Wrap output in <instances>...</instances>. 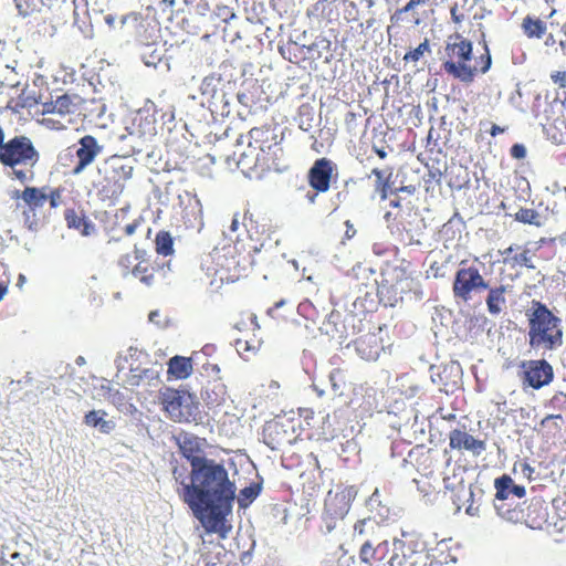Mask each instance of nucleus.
<instances>
[{
	"instance_id": "1",
	"label": "nucleus",
	"mask_w": 566,
	"mask_h": 566,
	"mask_svg": "<svg viewBox=\"0 0 566 566\" xmlns=\"http://www.w3.org/2000/svg\"><path fill=\"white\" fill-rule=\"evenodd\" d=\"M176 492L208 534L224 539L231 530L226 516L235 497V484L229 478L224 460L210 458L188 471L184 465L172 468Z\"/></svg>"
},
{
	"instance_id": "2",
	"label": "nucleus",
	"mask_w": 566,
	"mask_h": 566,
	"mask_svg": "<svg viewBox=\"0 0 566 566\" xmlns=\"http://www.w3.org/2000/svg\"><path fill=\"white\" fill-rule=\"evenodd\" d=\"M478 27L479 29L473 31V35L479 32L484 39L482 24L478 23ZM472 51V41L465 38L464 32H454L449 35L444 48L446 60L442 63L444 72L463 83H471L478 74H485L492 65L488 44L484 43V52L475 59L474 65L470 64Z\"/></svg>"
},
{
	"instance_id": "3",
	"label": "nucleus",
	"mask_w": 566,
	"mask_h": 566,
	"mask_svg": "<svg viewBox=\"0 0 566 566\" xmlns=\"http://www.w3.org/2000/svg\"><path fill=\"white\" fill-rule=\"evenodd\" d=\"M525 316L527 321V342L532 350L546 355L558 350L563 346V321L545 303L532 300Z\"/></svg>"
},
{
	"instance_id": "4",
	"label": "nucleus",
	"mask_w": 566,
	"mask_h": 566,
	"mask_svg": "<svg viewBox=\"0 0 566 566\" xmlns=\"http://www.w3.org/2000/svg\"><path fill=\"white\" fill-rule=\"evenodd\" d=\"M282 153L269 127H253L249 132L247 150L241 154L238 165L260 174L282 171L283 166L280 159Z\"/></svg>"
},
{
	"instance_id": "5",
	"label": "nucleus",
	"mask_w": 566,
	"mask_h": 566,
	"mask_svg": "<svg viewBox=\"0 0 566 566\" xmlns=\"http://www.w3.org/2000/svg\"><path fill=\"white\" fill-rule=\"evenodd\" d=\"M382 531V526L371 516L354 524L353 537L363 541L359 549L361 566H389L392 541L385 539Z\"/></svg>"
},
{
	"instance_id": "6",
	"label": "nucleus",
	"mask_w": 566,
	"mask_h": 566,
	"mask_svg": "<svg viewBox=\"0 0 566 566\" xmlns=\"http://www.w3.org/2000/svg\"><path fill=\"white\" fill-rule=\"evenodd\" d=\"M40 161V153L32 140L19 135L4 142L0 148V164L9 168L12 179L21 184L30 182L34 179L35 167Z\"/></svg>"
},
{
	"instance_id": "7",
	"label": "nucleus",
	"mask_w": 566,
	"mask_h": 566,
	"mask_svg": "<svg viewBox=\"0 0 566 566\" xmlns=\"http://www.w3.org/2000/svg\"><path fill=\"white\" fill-rule=\"evenodd\" d=\"M134 167L119 156L105 159L97 167V178L92 182L96 197L108 206H115L132 179Z\"/></svg>"
},
{
	"instance_id": "8",
	"label": "nucleus",
	"mask_w": 566,
	"mask_h": 566,
	"mask_svg": "<svg viewBox=\"0 0 566 566\" xmlns=\"http://www.w3.org/2000/svg\"><path fill=\"white\" fill-rule=\"evenodd\" d=\"M201 270L210 287L217 291L224 283H233L244 276L245 268L233 248L223 247L202 258Z\"/></svg>"
},
{
	"instance_id": "9",
	"label": "nucleus",
	"mask_w": 566,
	"mask_h": 566,
	"mask_svg": "<svg viewBox=\"0 0 566 566\" xmlns=\"http://www.w3.org/2000/svg\"><path fill=\"white\" fill-rule=\"evenodd\" d=\"M38 113L43 116L39 120L42 126L62 130L74 124L81 115V101L77 96L63 94L54 101L42 103Z\"/></svg>"
},
{
	"instance_id": "10",
	"label": "nucleus",
	"mask_w": 566,
	"mask_h": 566,
	"mask_svg": "<svg viewBox=\"0 0 566 566\" xmlns=\"http://www.w3.org/2000/svg\"><path fill=\"white\" fill-rule=\"evenodd\" d=\"M46 189L48 187L27 186L23 190L12 192L11 198L20 200V202H17V208L21 211L24 226L30 230H38L45 222L44 205L46 198L44 197V190Z\"/></svg>"
},
{
	"instance_id": "11",
	"label": "nucleus",
	"mask_w": 566,
	"mask_h": 566,
	"mask_svg": "<svg viewBox=\"0 0 566 566\" xmlns=\"http://www.w3.org/2000/svg\"><path fill=\"white\" fill-rule=\"evenodd\" d=\"M14 2L19 13L24 17L46 8L51 13V17L48 18L52 27L51 34L67 23L71 12L76 14L69 0H14Z\"/></svg>"
},
{
	"instance_id": "12",
	"label": "nucleus",
	"mask_w": 566,
	"mask_h": 566,
	"mask_svg": "<svg viewBox=\"0 0 566 566\" xmlns=\"http://www.w3.org/2000/svg\"><path fill=\"white\" fill-rule=\"evenodd\" d=\"M159 402L166 416L175 422H190L195 419L197 406L187 391L165 388L159 395Z\"/></svg>"
},
{
	"instance_id": "13",
	"label": "nucleus",
	"mask_w": 566,
	"mask_h": 566,
	"mask_svg": "<svg viewBox=\"0 0 566 566\" xmlns=\"http://www.w3.org/2000/svg\"><path fill=\"white\" fill-rule=\"evenodd\" d=\"M488 289L489 283L480 270L474 265H467V261H461L452 283L453 296L468 302L472 298L473 293H480Z\"/></svg>"
},
{
	"instance_id": "14",
	"label": "nucleus",
	"mask_w": 566,
	"mask_h": 566,
	"mask_svg": "<svg viewBox=\"0 0 566 566\" xmlns=\"http://www.w3.org/2000/svg\"><path fill=\"white\" fill-rule=\"evenodd\" d=\"M350 505L352 493L349 490L342 488L327 493L322 518L328 531H332L336 526V522L347 515Z\"/></svg>"
},
{
	"instance_id": "15",
	"label": "nucleus",
	"mask_w": 566,
	"mask_h": 566,
	"mask_svg": "<svg viewBox=\"0 0 566 566\" xmlns=\"http://www.w3.org/2000/svg\"><path fill=\"white\" fill-rule=\"evenodd\" d=\"M263 439L272 450L291 444L296 439L294 421L285 417L268 421L263 428Z\"/></svg>"
},
{
	"instance_id": "16",
	"label": "nucleus",
	"mask_w": 566,
	"mask_h": 566,
	"mask_svg": "<svg viewBox=\"0 0 566 566\" xmlns=\"http://www.w3.org/2000/svg\"><path fill=\"white\" fill-rule=\"evenodd\" d=\"M175 442L180 454L189 462L190 470L209 459L206 454V448L208 446L206 438L182 431L175 436Z\"/></svg>"
},
{
	"instance_id": "17",
	"label": "nucleus",
	"mask_w": 566,
	"mask_h": 566,
	"mask_svg": "<svg viewBox=\"0 0 566 566\" xmlns=\"http://www.w3.org/2000/svg\"><path fill=\"white\" fill-rule=\"evenodd\" d=\"M521 368L520 377L524 387L539 389L553 381V367L545 359L522 361Z\"/></svg>"
},
{
	"instance_id": "18",
	"label": "nucleus",
	"mask_w": 566,
	"mask_h": 566,
	"mask_svg": "<svg viewBox=\"0 0 566 566\" xmlns=\"http://www.w3.org/2000/svg\"><path fill=\"white\" fill-rule=\"evenodd\" d=\"M405 463L411 465L422 476L430 478L438 469V450L417 444L409 450Z\"/></svg>"
},
{
	"instance_id": "19",
	"label": "nucleus",
	"mask_w": 566,
	"mask_h": 566,
	"mask_svg": "<svg viewBox=\"0 0 566 566\" xmlns=\"http://www.w3.org/2000/svg\"><path fill=\"white\" fill-rule=\"evenodd\" d=\"M426 556L421 551L415 549L412 541L392 539L389 566H424Z\"/></svg>"
},
{
	"instance_id": "20",
	"label": "nucleus",
	"mask_w": 566,
	"mask_h": 566,
	"mask_svg": "<svg viewBox=\"0 0 566 566\" xmlns=\"http://www.w3.org/2000/svg\"><path fill=\"white\" fill-rule=\"evenodd\" d=\"M336 169V165L331 159L326 157L316 159L307 172L308 185L314 190L327 192Z\"/></svg>"
},
{
	"instance_id": "21",
	"label": "nucleus",
	"mask_w": 566,
	"mask_h": 566,
	"mask_svg": "<svg viewBox=\"0 0 566 566\" xmlns=\"http://www.w3.org/2000/svg\"><path fill=\"white\" fill-rule=\"evenodd\" d=\"M103 146L98 145L97 139L92 135H85L78 140V148L75 151L76 165L72 169V174L77 176L90 166L95 158L102 153Z\"/></svg>"
},
{
	"instance_id": "22",
	"label": "nucleus",
	"mask_w": 566,
	"mask_h": 566,
	"mask_svg": "<svg viewBox=\"0 0 566 566\" xmlns=\"http://www.w3.org/2000/svg\"><path fill=\"white\" fill-rule=\"evenodd\" d=\"M449 447L452 450H465L471 452L474 457H479L486 449L485 441L471 436L464 430L453 429L449 433Z\"/></svg>"
},
{
	"instance_id": "23",
	"label": "nucleus",
	"mask_w": 566,
	"mask_h": 566,
	"mask_svg": "<svg viewBox=\"0 0 566 566\" xmlns=\"http://www.w3.org/2000/svg\"><path fill=\"white\" fill-rule=\"evenodd\" d=\"M242 223L250 239L255 242V245L253 247L255 250L264 247V244L271 240L270 227L266 223L261 222L260 218L255 217L253 213L245 212Z\"/></svg>"
},
{
	"instance_id": "24",
	"label": "nucleus",
	"mask_w": 566,
	"mask_h": 566,
	"mask_svg": "<svg viewBox=\"0 0 566 566\" xmlns=\"http://www.w3.org/2000/svg\"><path fill=\"white\" fill-rule=\"evenodd\" d=\"M64 219L69 229H74L84 237L92 235L96 231L95 224L82 210L69 208L64 211Z\"/></svg>"
},
{
	"instance_id": "25",
	"label": "nucleus",
	"mask_w": 566,
	"mask_h": 566,
	"mask_svg": "<svg viewBox=\"0 0 566 566\" xmlns=\"http://www.w3.org/2000/svg\"><path fill=\"white\" fill-rule=\"evenodd\" d=\"M355 345L358 354L367 360H376L384 349L380 337L376 334L360 336L356 339Z\"/></svg>"
},
{
	"instance_id": "26",
	"label": "nucleus",
	"mask_w": 566,
	"mask_h": 566,
	"mask_svg": "<svg viewBox=\"0 0 566 566\" xmlns=\"http://www.w3.org/2000/svg\"><path fill=\"white\" fill-rule=\"evenodd\" d=\"M496 490L495 497L497 500H506L510 495H514L522 499L526 494V490L523 485H516L510 475H502L494 481Z\"/></svg>"
},
{
	"instance_id": "27",
	"label": "nucleus",
	"mask_w": 566,
	"mask_h": 566,
	"mask_svg": "<svg viewBox=\"0 0 566 566\" xmlns=\"http://www.w3.org/2000/svg\"><path fill=\"white\" fill-rule=\"evenodd\" d=\"M521 30L527 39H542L547 32V23L534 14L523 18Z\"/></svg>"
},
{
	"instance_id": "28",
	"label": "nucleus",
	"mask_w": 566,
	"mask_h": 566,
	"mask_svg": "<svg viewBox=\"0 0 566 566\" xmlns=\"http://www.w3.org/2000/svg\"><path fill=\"white\" fill-rule=\"evenodd\" d=\"M167 374L175 379H186L193 370L192 360L185 356H174L168 360Z\"/></svg>"
},
{
	"instance_id": "29",
	"label": "nucleus",
	"mask_w": 566,
	"mask_h": 566,
	"mask_svg": "<svg viewBox=\"0 0 566 566\" xmlns=\"http://www.w3.org/2000/svg\"><path fill=\"white\" fill-rule=\"evenodd\" d=\"M489 293L485 298L488 311L491 315L497 316L500 315L504 308L506 307V286L500 285L495 287L488 289Z\"/></svg>"
},
{
	"instance_id": "30",
	"label": "nucleus",
	"mask_w": 566,
	"mask_h": 566,
	"mask_svg": "<svg viewBox=\"0 0 566 566\" xmlns=\"http://www.w3.org/2000/svg\"><path fill=\"white\" fill-rule=\"evenodd\" d=\"M159 273V266L147 260L139 261L132 271L134 277L138 279L146 286L155 285L157 282L156 276Z\"/></svg>"
},
{
	"instance_id": "31",
	"label": "nucleus",
	"mask_w": 566,
	"mask_h": 566,
	"mask_svg": "<svg viewBox=\"0 0 566 566\" xmlns=\"http://www.w3.org/2000/svg\"><path fill=\"white\" fill-rule=\"evenodd\" d=\"M105 416L107 413L104 410H92L85 415L84 422L90 427L98 428L103 433H109L115 428V423L111 420H105Z\"/></svg>"
},
{
	"instance_id": "32",
	"label": "nucleus",
	"mask_w": 566,
	"mask_h": 566,
	"mask_svg": "<svg viewBox=\"0 0 566 566\" xmlns=\"http://www.w3.org/2000/svg\"><path fill=\"white\" fill-rule=\"evenodd\" d=\"M515 250L513 245L506 248L505 250L501 251V255L504 256V263H510L511 265H520L525 266L527 269H535V265L532 263V259L530 255L528 249H522V251L512 258H509L510 254Z\"/></svg>"
},
{
	"instance_id": "33",
	"label": "nucleus",
	"mask_w": 566,
	"mask_h": 566,
	"mask_svg": "<svg viewBox=\"0 0 566 566\" xmlns=\"http://www.w3.org/2000/svg\"><path fill=\"white\" fill-rule=\"evenodd\" d=\"M394 174L392 167L374 168L371 175L376 177L375 188L380 192L381 199L387 198L388 189L390 188L391 177Z\"/></svg>"
},
{
	"instance_id": "34",
	"label": "nucleus",
	"mask_w": 566,
	"mask_h": 566,
	"mask_svg": "<svg viewBox=\"0 0 566 566\" xmlns=\"http://www.w3.org/2000/svg\"><path fill=\"white\" fill-rule=\"evenodd\" d=\"M155 243L158 254L168 256L174 253V242L169 232L159 231L156 235Z\"/></svg>"
},
{
	"instance_id": "35",
	"label": "nucleus",
	"mask_w": 566,
	"mask_h": 566,
	"mask_svg": "<svg viewBox=\"0 0 566 566\" xmlns=\"http://www.w3.org/2000/svg\"><path fill=\"white\" fill-rule=\"evenodd\" d=\"M514 219L524 224H531L535 227L542 226L541 214L531 208H521L515 214Z\"/></svg>"
},
{
	"instance_id": "36",
	"label": "nucleus",
	"mask_w": 566,
	"mask_h": 566,
	"mask_svg": "<svg viewBox=\"0 0 566 566\" xmlns=\"http://www.w3.org/2000/svg\"><path fill=\"white\" fill-rule=\"evenodd\" d=\"M426 53H431V49H430V43H429V40L426 38L417 48L408 51L402 60L406 62V63H417L418 61H420L423 55Z\"/></svg>"
},
{
	"instance_id": "37",
	"label": "nucleus",
	"mask_w": 566,
	"mask_h": 566,
	"mask_svg": "<svg viewBox=\"0 0 566 566\" xmlns=\"http://www.w3.org/2000/svg\"><path fill=\"white\" fill-rule=\"evenodd\" d=\"M260 492H261V485L258 483H252L249 486L243 488L240 491L239 499H238L240 506L245 507L249 504H251L258 497Z\"/></svg>"
},
{
	"instance_id": "38",
	"label": "nucleus",
	"mask_w": 566,
	"mask_h": 566,
	"mask_svg": "<svg viewBox=\"0 0 566 566\" xmlns=\"http://www.w3.org/2000/svg\"><path fill=\"white\" fill-rule=\"evenodd\" d=\"M450 15L453 23L457 24L455 32H464V34L468 35L471 34V30L467 32L463 25V23L469 20L468 14L463 10L459 9L455 4L451 8Z\"/></svg>"
},
{
	"instance_id": "39",
	"label": "nucleus",
	"mask_w": 566,
	"mask_h": 566,
	"mask_svg": "<svg viewBox=\"0 0 566 566\" xmlns=\"http://www.w3.org/2000/svg\"><path fill=\"white\" fill-rule=\"evenodd\" d=\"M260 347V340L258 339H243L238 338L235 340V349L240 355H244L247 353H255Z\"/></svg>"
},
{
	"instance_id": "40",
	"label": "nucleus",
	"mask_w": 566,
	"mask_h": 566,
	"mask_svg": "<svg viewBox=\"0 0 566 566\" xmlns=\"http://www.w3.org/2000/svg\"><path fill=\"white\" fill-rule=\"evenodd\" d=\"M346 370H344L343 368H334L331 373H329V381L332 384V387L334 390H338L340 389L342 387L345 386L346 384Z\"/></svg>"
},
{
	"instance_id": "41",
	"label": "nucleus",
	"mask_w": 566,
	"mask_h": 566,
	"mask_svg": "<svg viewBox=\"0 0 566 566\" xmlns=\"http://www.w3.org/2000/svg\"><path fill=\"white\" fill-rule=\"evenodd\" d=\"M432 2H434V0H409L402 8L396 10L394 15L391 17V20H398L401 14L413 11L419 6L430 4Z\"/></svg>"
},
{
	"instance_id": "42",
	"label": "nucleus",
	"mask_w": 566,
	"mask_h": 566,
	"mask_svg": "<svg viewBox=\"0 0 566 566\" xmlns=\"http://www.w3.org/2000/svg\"><path fill=\"white\" fill-rule=\"evenodd\" d=\"M63 188H49V192L44 190V197L49 201L51 209H56L62 203Z\"/></svg>"
},
{
	"instance_id": "43",
	"label": "nucleus",
	"mask_w": 566,
	"mask_h": 566,
	"mask_svg": "<svg viewBox=\"0 0 566 566\" xmlns=\"http://www.w3.org/2000/svg\"><path fill=\"white\" fill-rule=\"evenodd\" d=\"M146 373L147 370L130 369V373L125 380L126 385L130 387L139 386Z\"/></svg>"
},
{
	"instance_id": "44",
	"label": "nucleus",
	"mask_w": 566,
	"mask_h": 566,
	"mask_svg": "<svg viewBox=\"0 0 566 566\" xmlns=\"http://www.w3.org/2000/svg\"><path fill=\"white\" fill-rule=\"evenodd\" d=\"M336 554H340V556L336 559H325L323 566H344L346 560L343 562V558L346 557L347 552L339 546Z\"/></svg>"
},
{
	"instance_id": "45",
	"label": "nucleus",
	"mask_w": 566,
	"mask_h": 566,
	"mask_svg": "<svg viewBox=\"0 0 566 566\" xmlns=\"http://www.w3.org/2000/svg\"><path fill=\"white\" fill-rule=\"evenodd\" d=\"M551 80L559 88H566V71H556L551 74Z\"/></svg>"
},
{
	"instance_id": "46",
	"label": "nucleus",
	"mask_w": 566,
	"mask_h": 566,
	"mask_svg": "<svg viewBox=\"0 0 566 566\" xmlns=\"http://www.w3.org/2000/svg\"><path fill=\"white\" fill-rule=\"evenodd\" d=\"M360 117V115L356 114L355 112H348L345 115V125L348 132H353L357 127V120Z\"/></svg>"
},
{
	"instance_id": "47",
	"label": "nucleus",
	"mask_w": 566,
	"mask_h": 566,
	"mask_svg": "<svg viewBox=\"0 0 566 566\" xmlns=\"http://www.w3.org/2000/svg\"><path fill=\"white\" fill-rule=\"evenodd\" d=\"M510 154L515 159H523L526 156V148L522 144H514L510 149Z\"/></svg>"
},
{
	"instance_id": "48",
	"label": "nucleus",
	"mask_w": 566,
	"mask_h": 566,
	"mask_svg": "<svg viewBox=\"0 0 566 566\" xmlns=\"http://www.w3.org/2000/svg\"><path fill=\"white\" fill-rule=\"evenodd\" d=\"M132 22L134 24H142L143 17L140 13L132 12L123 18V23Z\"/></svg>"
},
{
	"instance_id": "49",
	"label": "nucleus",
	"mask_w": 566,
	"mask_h": 566,
	"mask_svg": "<svg viewBox=\"0 0 566 566\" xmlns=\"http://www.w3.org/2000/svg\"><path fill=\"white\" fill-rule=\"evenodd\" d=\"M413 481L417 484L418 490L421 493H423L424 496H429L434 490V488H432L429 483H423V485H421L420 481H418V480H413Z\"/></svg>"
},
{
	"instance_id": "50",
	"label": "nucleus",
	"mask_w": 566,
	"mask_h": 566,
	"mask_svg": "<svg viewBox=\"0 0 566 566\" xmlns=\"http://www.w3.org/2000/svg\"><path fill=\"white\" fill-rule=\"evenodd\" d=\"M140 226V221L139 220H134L132 223H128L127 226H125L124 228V232L126 235H132L135 233L136 229Z\"/></svg>"
},
{
	"instance_id": "51",
	"label": "nucleus",
	"mask_w": 566,
	"mask_h": 566,
	"mask_svg": "<svg viewBox=\"0 0 566 566\" xmlns=\"http://www.w3.org/2000/svg\"><path fill=\"white\" fill-rule=\"evenodd\" d=\"M319 193H323V192L314 190V189L307 190L306 193H305V198H306L308 203L314 205L316 202V199H317Z\"/></svg>"
},
{
	"instance_id": "52",
	"label": "nucleus",
	"mask_w": 566,
	"mask_h": 566,
	"mask_svg": "<svg viewBox=\"0 0 566 566\" xmlns=\"http://www.w3.org/2000/svg\"><path fill=\"white\" fill-rule=\"evenodd\" d=\"M268 388L274 394L276 395L281 388V385L277 380H270L269 384H268Z\"/></svg>"
},
{
	"instance_id": "53",
	"label": "nucleus",
	"mask_w": 566,
	"mask_h": 566,
	"mask_svg": "<svg viewBox=\"0 0 566 566\" xmlns=\"http://www.w3.org/2000/svg\"><path fill=\"white\" fill-rule=\"evenodd\" d=\"M504 132H505V128H504V127H501V126H499V125H496V124H493V125H492V127H491V129H490V135H491L492 137H495L496 135L502 134V133H504Z\"/></svg>"
},
{
	"instance_id": "54",
	"label": "nucleus",
	"mask_w": 566,
	"mask_h": 566,
	"mask_svg": "<svg viewBox=\"0 0 566 566\" xmlns=\"http://www.w3.org/2000/svg\"><path fill=\"white\" fill-rule=\"evenodd\" d=\"M375 504H377V505L380 504L379 494L377 491L374 492V494L370 496V499L368 501V505L370 506L371 510H374Z\"/></svg>"
},
{
	"instance_id": "55",
	"label": "nucleus",
	"mask_w": 566,
	"mask_h": 566,
	"mask_svg": "<svg viewBox=\"0 0 566 566\" xmlns=\"http://www.w3.org/2000/svg\"><path fill=\"white\" fill-rule=\"evenodd\" d=\"M9 282L0 281V302L3 300L6 294L8 293Z\"/></svg>"
},
{
	"instance_id": "56",
	"label": "nucleus",
	"mask_w": 566,
	"mask_h": 566,
	"mask_svg": "<svg viewBox=\"0 0 566 566\" xmlns=\"http://www.w3.org/2000/svg\"><path fill=\"white\" fill-rule=\"evenodd\" d=\"M395 272H399L400 273V276H401V281H408L409 280V276L407 275L406 273V270L405 269H401V268H396L395 269ZM399 276V274H397V277Z\"/></svg>"
},
{
	"instance_id": "57",
	"label": "nucleus",
	"mask_w": 566,
	"mask_h": 566,
	"mask_svg": "<svg viewBox=\"0 0 566 566\" xmlns=\"http://www.w3.org/2000/svg\"><path fill=\"white\" fill-rule=\"evenodd\" d=\"M374 150L380 159H385L387 157V151L384 148L374 147Z\"/></svg>"
},
{
	"instance_id": "58",
	"label": "nucleus",
	"mask_w": 566,
	"mask_h": 566,
	"mask_svg": "<svg viewBox=\"0 0 566 566\" xmlns=\"http://www.w3.org/2000/svg\"><path fill=\"white\" fill-rule=\"evenodd\" d=\"M249 318H250L251 324L253 325V327H254V328H259V324H258L256 315H255V314H253V313H250Z\"/></svg>"
},
{
	"instance_id": "59",
	"label": "nucleus",
	"mask_w": 566,
	"mask_h": 566,
	"mask_svg": "<svg viewBox=\"0 0 566 566\" xmlns=\"http://www.w3.org/2000/svg\"><path fill=\"white\" fill-rule=\"evenodd\" d=\"M238 226H239V219L237 218V216H234V218L232 219L230 229L232 231H237L238 230Z\"/></svg>"
},
{
	"instance_id": "60",
	"label": "nucleus",
	"mask_w": 566,
	"mask_h": 566,
	"mask_svg": "<svg viewBox=\"0 0 566 566\" xmlns=\"http://www.w3.org/2000/svg\"><path fill=\"white\" fill-rule=\"evenodd\" d=\"M379 516L382 518V520H386L388 518L389 516V509L387 506H384L382 507V512L379 513Z\"/></svg>"
},
{
	"instance_id": "61",
	"label": "nucleus",
	"mask_w": 566,
	"mask_h": 566,
	"mask_svg": "<svg viewBox=\"0 0 566 566\" xmlns=\"http://www.w3.org/2000/svg\"><path fill=\"white\" fill-rule=\"evenodd\" d=\"M361 1L366 3V7L368 9L373 8L376 4V0H361Z\"/></svg>"
},
{
	"instance_id": "62",
	"label": "nucleus",
	"mask_w": 566,
	"mask_h": 566,
	"mask_svg": "<svg viewBox=\"0 0 566 566\" xmlns=\"http://www.w3.org/2000/svg\"><path fill=\"white\" fill-rule=\"evenodd\" d=\"M25 281V276L23 274H20L18 277V285L22 286Z\"/></svg>"
},
{
	"instance_id": "63",
	"label": "nucleus",
	"mask_w": 566,
	"mask_h": 566,
	"mask_svg": "<svg viewBox=\"0 0 566 566\" xmlns=\"http://www.w3.org/2000/svg\"><path fill=\"white\" fill-rule=\"evenodd\" d=\"M528 472V473H532L533 472V469L530 467V464L527 463H524L523 464V472Z\"/></svg>"
},
{
	"instance_id": "64",
	"label": "nucleus",
	"mask_w": 566,
	"mask_h": 566,
	"mask_svg": "<svg viewBox=\"0 0 566 566\" xmlns=\"http://www.w3.org/2000/svg\"><path fill=\"white\" fill-rule=\"evenodd\" d=\"M555 41H554V38H553V34H549L548 38L546 39L545 41V44L546 45H549V44H553Z\"/></svg>"
}]
</instances>
